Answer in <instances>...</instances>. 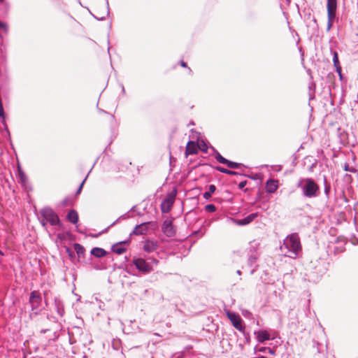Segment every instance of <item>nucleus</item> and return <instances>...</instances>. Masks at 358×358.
<instances>
[{"mask_svg": "<svg viewBox=\"0 0 358 358\" xmlns=\"http://www.w3.org/2000/svg\"><path fill=\"white\" fill-rule=\"evenodd\" d=\"M302 182L305 183L302 187L303 194L305 196L311 198L317 195L320 188L318 185L313 179L306 178L301 180L298 186L300 187Z\"/></svg>", "mask_w": 358, "mask_h": 358, "instance_id": "obj_1", "label": "nucleus"}, {"mask_svg": "<svg viewBox=\"0 0 358 358\" xmlns=\"http://www.w3.org/2000/svg\"><path fill=\"white\" fill-rule=\"evenodd\" d=\"M284 245L289 251L293 252L296 256L298 251L301 250L299 238L297 234H292L287 236L284 241ZM296 257H293L295 258Z\"/></svg>", "mask_w": 358, "mask_h": 358, "instance_id": "obj_2", "label": "nucleus"}, {"mask_svg": "<svg viewBox=\"0 0 358 358\" xmlns=\"http://www.w3.org/2000/svg\"><path fill=\"white\" fill-rule=\"evenodd\" d=\"M226 315L234 328L240 331H243L244 330L243 320L238 314L230 312L229 310H226Z\"/></svg>", "mask_w": 358, "mask_h": 358, "instance_id": "obj_3", "label": "nucleus"}, {"mask_svg": "<svg viewBox=\"0 0 358 358\" xmlns=\"http://www.w3.org/2000/svg\"><path fill=\"white\" fill-rule=\"evenodd\" d=\"M41 215L43 218V221H46L52 225H55L59 223V217L50 208H45L41 211Z\"/></svg>", "mask_w": 358, "mask_h": 358, "instance_id": "obj_4", "label": "nucleus"}, {"mask_svg": "<svg viewBox=\"0 0 358 358\" xmlns=\"http://www.w3.org/2000/svg\"><path fill=\"white\" fill-rule=\"evenodd\" d=\"M176 191L174 190L167 195L166 199L161 203V210L163 213H169L175 201Z\"/></svg>", "mask_w": 358, "mask_h": 358, "instance_id": "obj_5", "label": "nucleus"}, {"mask_svg": "<svg viewBox=\"0 0 358 358\" xmlns=\"http://www.w3.org/2000/svg\"><path fill=\"white\" fill-rule=\"evenodd\" d=\"M163 232L169 237H172L176 234V229L173 225V220L171 219H166L162 225Z\"/></svg>", "mask_w": 358, "mask_h": 358, "instance_id": "obj_6", "label": "nucleus"}, {"mask_svg": "<svg viewBox=\"0 0 358 358\" xmlns=\"http://www.w3.org/2000/svg\"><path fill=\"white\" fill-rule=\"evenodd\" d=\"M136 268L143 273H149L152 270V267L143 259L138 258L134 261Z\"/></svg>", "mask_w": 358, "mask_h": 358, "instance_id": "obj_7", "label": "nucleus"}, {"mask_svg": "<svg viewBox=\"0 0 358 358\" xmlns=\"http://www.w3.org/2000/svg\"><path fill=\"white\" fill-rule=\"evenodd\" d=\"M41 302V294L38 291H33L30 294L29 303L32 308H37Z\"/></svg>", "mask_w": 358, "mask_h": 358, "instance_id": "obj_8", "label": "nucleus"}, {"mask_svg": "<svg viewBox=\"0 0 358 358\" xmlns=\"http://www.w3.org/2000/svg\"><path fill=\"white\" fill-rule=\"evenodd\" d=\"M327 7L328 18H334L336 13L337 1L327 0Z\"/></svg>", "mask_w": 358, "mask_h": 358, "instance_id": "obj_9", "label": "nucleus"}, {"mask_svg": "<svg viewBox=\"0 0 358 358\" xmlns=\"http://www.w3.org/2000/svg\"><path fill=\"white\" fill-rule=\"evenodd\" d=\"M154 224H155L151 222L142 223L135 227L133 233L136 235L145 234L148 230V226Z\"/></svg>", "mask_w": 358, "mask_h": 358, "instance_id": "obj_10", "label": "nucleus"}, {"mask_svg": "<svg viewBox=\"0 0 358 358\" xmlns=\"http://www.w3.org/2000/svg\"><path fill=\"white\" fill-rule=\"evenodd\" d=\"M198 152V144L194 141H189L186 145L185 155H194Z\"/></svg>", "mask_w": 358, "mask_h": 358, "instance_id": "obj_11", "label": "nucleus"}, {"mask_svg": "<svg viewBox=\"0 0 358 358\" xmlns=\"http://www.w3.org/2000/svg\"><path fill=\"white\" fill-rule=\"evenodd\" d=\"M278 187V180L270 179L266 183V192L268 193H274Z\"/></svg>", "mask_w": 358, "mask_h": 358, "instance_id": "obj_12", "label": "nucleus"}, {"mask_svg": "<svg viewBox=\"0 0 358 358\" xmlns=\"http://www.w3.org/2000/svg\"><path fill=\"white\" fill-rule=\"evenodd\" d=\"M158 247L157 242L155 241H145L143 245V250L147 252H154Z\"/></svg>", "mask_w": 358, "mask_h": 358, "instance_id": "obj_13", "label": "nucleus"}, {"mask_svg": "<svg viewBox=\"0 0 358 358\" xmlns=\"http://www.w3.org/2000/svg\"><path fill=\"white\" fill-rule=\"evenodd\" d=\"M257 217V213H252L243 219L236 220L238 225H246L252 222Z\"/></svg>", "mask_w": 358, "mask_h": 358, "instance_id": "obj_14", "label": "nucleus"}, {"mask_svg": "<svg viewBox=\"0 0 358 358\" xmlns=\"http://www.w3.org/2000/svg\"><path fill=\"white\" fill-rule=\"evenodd\" d=\"M256 334L257 339L259 343L270 340V335L266 331H259Z\"/></svg>", "mask_w": 358, "mask_h": 358, "instance_id": "obj_15", "label": "nucleus"}, {"mask_svg": "<svg viewBox=\"0 0 358 358\" xmlns=\"http://www.w3.org/2000/svg\"><path fill=\"white\" fill-rule=\"evenodd\" d=\"M67 218L69 222L76 224L78 221V213L75 210H71L67 215Z\"/></svg>", "mask_w": 358, "mask_h": 358, "instance_id": "obj_16", "label": "nucleus"}, {"mask_svg": "<svg viewBox=\"0 0 358 358\" xmlns=\"http://www.w3.org/2000/svg\"><path fill=\"white\" fill-rule=\"evenodd\" d=\"M91 254L96 257H103L106 255V252L105 250L101 248H94L91 250Z\"/></svg>", "mask_w": 358, "mask_h": 358, "instance_id": "obj_17", "label": "nucleus"}, {"mask_svg": "<svg viewBox=\"0 0 358 358\" xmlns=\"http://www.w3.org/2000/svg\"><path fill=\"white\" fill-rule=\"evenodd\" d=\"M113 251L118 255L123 254L126 251V248L124 247L122 243L115 244L112 247Z\"/></svg>", "mask_w": 358, "mask_h": 358, "instance_id": "obj_18", "label": "nucleus"}, {"mask_svg": "<svg viewBox=\"0 0 358 358\" xmlns=\"http://www.w3.org/2000/svg\"><path fill=\"white\" fill-rule=\"evenodd\" d=\"M216 187L214 185H210L208 188V191L203 194V198L206 199H209L212 194L215 192Z\"/></svg>", "mask_w": 358, "mask_h": 358, "instance_id": "obj_19", "label": "nucleus"}, {"mask_svg": "<svg viewBox=\"0 0 358 358\" xmlns=\"http://www.w3.org/2000/svg\"><path fill=\"white\" fill-rule=\"evenodd\" d=\"M73 248L75 251L78 255L84 254L85 248L79 243H74Z\"/></svg>", "mask_w": 358, "mask_h": 358, "instance_id": "obj_20", "label": "nucleus"}, {"mask_svg": "<svg viewBox=\"0 0 358 358\" xmlns=\"http://www.w3.org/2000/svg\"><path fill=\"white\" fill-rule=\"evenodd\" d=\"M216 169L218 171L221 172V173H227V174H229V175H236L237 174V173L235 172V171H230L229 169H224V168L221 167V166H217L216 168Z\"/></svg>", "mask_w": 358, "mask_h": 358, "instance_id": "obj_21", "label": "nucleus"}, {"mask_svg": "<svg viewBox=\"0 0 358 358\" xmlns=\"http://www.w3.org/2000/svg\"><path fill=\"white\" fill-rule=\"evenodd\" d=\"M227 165V166L230 169H237V168H239L241 166V164L239 163H236V162H231L229 160L227 159V162H226V164Z\"/></svg>", "mask_w": 358, "mask_h": 358, "instance_id": "obj_22", "label": "nucleus"}, {"mask_svg": "<svg viewBox=\"0 0 358 358\" xmlns=\"http://www.w3.org/2000/svg\"><path fill=\"white\" fill-rule=\"evenodd\" d=\"M215 159L217 162L224 164H225L226 162H227V159L222 157L220 153L216 154Z\"/></svg>", "mask_w": 358, "mask_h": 358, "instance_id": "obj_23", "label": "nucleus"}, {"mask_svg": "<svg viewBox=\"0 0 358 358\" xmlns=\"http://www.w3.org/2000/svg\"><path fill=\"white\" fill-rule=\"evenodd\" d=\"M206 210L210 213H213L216 210V207L213 204H208L205 207Z\"/></svg>", "mask_w": 358, "mask_h": 358, "instance_id": "obj_24", "label": "nucleus"}, {"mask_svg": "<svg viewBox=\"0 0 358 358\" xmlns=\"http://www.w3.org/2000/svg\"><path fill=\"white\" fill-rule=\"evenodd\" d=\"M333 62H334V66H338V64H340L339 61H338V53L336 51L334 52Z\"/></svg>", "mask_w": 358, "mask_h": 358, "instance_id": "obj_25", "label": "nucleus"}, {"mask_svg": "<svg viewBox=\"0 0 358 358\" xmlns=\"http://www.w3.org/2000/svg\"><path fill=\"white\" fill-rule=\"evenodd\" d=\"M344 170L345 171H349V172H352V173H354L356 171L355 169L353 168V167H350V166L348 164H345V166H344Z\"/></svg>", "mask_w": 358, "mask_h": 358, "instance_id": "obj_26", "label": "nucleus"}, {"mask_svg": "<svg viewBox=\"0 0 358 358\" xmlns=\"http://www.w3.org/2000/svg\"><path fill=\"white\" fill-rule=\"evenodd\" d=\"M334 18H331V19H330V18H328V22H327V31H329V30H330V29L331 28V27H332V24H333V22H333V20H334Z\"/></svg>", "mask_w": 358, "mask_h": 358, "instance_id": "obj_27", "label": "nucleus"}, {"mask_svg": "<svg viewBox=\"0 0 358 358\" xmlns=\"http://www.w3.org/2000/svg\"><path fill=\"white\" fill-rule=\"evenodd\" d=\"M84 182H85V180H83V181L81 182V184L80 185L79 188H78V191H77V192H76V194H79L80 193V192H81V190H82V188H83V187Z\"/></svg>", "mask_w": 358, "mask_h": 358, "instance_id": "obj_28", "label": "nucleus"}, {"mask_svg": "<svg viewBox=\"0 0 358 358\" xmlns=\"http://www.w3.org/2000/svg\"><path fill=\"white\" fill-rule=\"evenodd\" d=\"M336 69V71L338 72V73L341 76V66L340 64H338V66H335Z\"/></svg>", "mask_w": 358, "mask_h": 358, "instance_id": "obj_29", "label": "nucleus"}, {"mask_svg": "<svg viewBox=\"0 0 358 358\" xmlns=\"http://www.w3.org/2000/svg\"><path fill=\"white\" fill-rule=\"evenodd\" d=\"M3 116V105L2 103H0V117Z\"/></svg>", "mask_w": 358, "mask_h": 358, "instance_id": "obj_30", "label": "nucleus"}, {"mask_svg": "<svg viewBox=\"0 0 358 358\" xmlns=\"http://www.w3.org/2000/svg\"><path fill=\"white\" fill-rule=\"evenodd\" d=\"M246 185V181H243V182H241L238 185V187L242 189Z\"/></svg>", "mask_w": 358, "mask_h": 358, "instance_id": "obj_31", "label": "nucleus"}, {"mask_svg": "<svg viewBox=\"0 0 358 358\" xmlns=\"http://www.w3.org/2000/svg\"><path fill=\"white\" fill-rule=\"evenodd\" d=\"M180 65H181L182 67H185V68H187V65L186 62H185L184 61H181V62H180Z\"/></svg>", "mask_w": 358, "mask_h": 358, "instance_id": "obj_32", "label": "nucleus"}, {"mask_svg": "<svg viewBox=\"0 0 358 358\" xmlns=\"http://www.w3.org/2000/svg\"><path fill=\"white\" fill-rule=\"evenodd\" d=\"M6 25L0 21V28H4Z\"/></svg>", "mask_w": 358, "mask_h": 358, "instance_id": "obj_33", "label": "nucleus"}, {"mask_svg": "<svg viewBox=\"0 0 358 358\" xmlns=\"http://www.w3.org/2000/svg\"><path fill=\"white\" fill-rule=\"evenodd\" d=\"M20 178H21L22 180L24 181V176L22 173H20Z\"/></svg>", "mask_w": 358, "mask_h": 358, "instance_id": "obj_34", "label": "nucleus"}, {"mask_svg": "<svg viewBox=\"0 0 358 358\" xmlns=\"http://www.w3.org/2000/svg\"><path fill=\"white\" fill-rule=\"evenodd\" d=\"M66 252L71 255V250L69 248H66Z\"/></svg>", "mask_w": 358, "mask_h": 358, "instance_id": "obj_35", "label": "nucleus"}, {"mask_svg": "<svg viewBox=\"0 0 358 358\" xmlns=\"http://www.w3.org/2000/svg\"><path fill=\"white\" fill-rule=\"evenodd\" d=\"M3 0H0L1 2H2Z\"/></svg>", "mask_w": 358, "mask_h": 358, "instance_id": "obj_36", "label": "nucleus"}]
</instances>
